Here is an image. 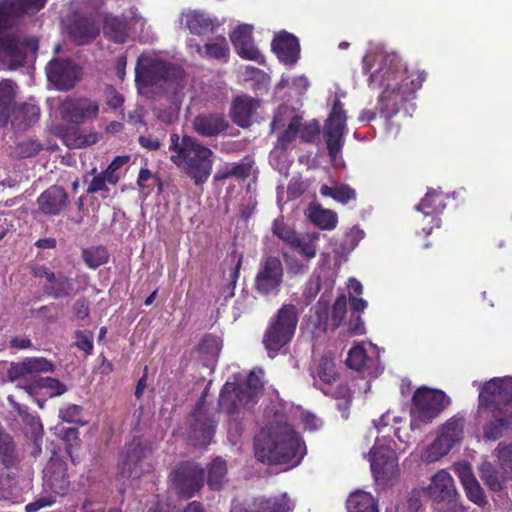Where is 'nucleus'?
<instances>
[{
    "instance_id": "f257e3e1",
    "label": "nucleus",
    "mask_w": 512,
    "mask_h": 512,
    "mask_svg": "<svg viewBox=\"0 0 512 512\" xmlns=\"http://www.w3.org/2000/svg\"><path fill=\"white\" fill-rule=\"evenodd\" d=\"M254 454L263 464L296 466L305 454V443L289 423H271L255 436Z\"/></svg>"
},
{
    "instance_id": "f03ea898",
    "label": "nucleus",
    "mask_w": 512,
    "mask_h": 512,
    "mask_svg": "<svg viewBox=\"0 0 512 512\" xmlns=\"http://www.w3.org/2000/svg\"><path fill=\"white\" fill-rule=\"evenodd\" d=\"M479 408L491 414L484 426V436L496 441L512 427V377L493 378L485 382L479 393Z\"/></svg>"
},
{
    "instance_id": "7ed1b4c3",
    "label": "nucleus",
    "mask_w": 512,
    "mask_h": 512,
    "mask_svg": "<svg viewBox=\"0 0 512 512\" xmlns=\"http://www.w3.org/2000/svg\"><path fill=\"white\" fill-rule=\"evenodd\" d=\"M425 78L424 72L409 69L400 62L389 67L382 75L384 90L379 97L380 111L385 118H391L402 104L412 99Z\"/></svg>"
},
{
    "instance_id": "20e7f679",
    "label": "nucleus",
    "mask_w": 512,
    "mask_h": 512,
    "mask_svg": "<svg viewBox=\"0 0 512 512\" xmlns=\"http://www.w3.org/2000/svg\"><path fill=\"white\" fill-rule=\"evenodd\" d=\"M170 160L193 180L195 185L205 183L211 175L213 151L195 138L177 133L170 135Z\"/></svg>"
},
{
    "instance_id": "39448f33",
    "label": "nucleus",
    "mask_w": 512,
    "mask_h": 512,
    "mask_svg": "<svg viewBox=\"0 0 512 512\" xmlns=\"http://www.w3.org/2000/svg\"><path fill=\"white\" fill-rule=\"evenodd\" d=\"M184 76L180 65L144 54L138 57L135 67V81L141 87L179 85Z\"/></svg>"
},
{
    "instance_id": "423d86ee",
    "label": "nucleus",
    "mask_w": 512,
    "mask_h": 512,
    "mask_svg": "<svg viewBox=\"0 0 512 512\" xmlns=\"http://www.w3.org/2000/svg\"><path fill=\"white\" fill-rule=\"evenodd\" d=\"M298 320V310L293 304L282 305L271 318L262 340L269 357H275L283 347L292 341Z\"/></svg>"
},
{
    "instance_id": "0eeeda50",
    "label": "nucleus",
    "mask_w": 512,
    "mask_h": 512,
    "mask_svg": "<svg viewBox=\"0 0 512 512\" xmlns=\"http://www.w3.org/2000/svg\"><path fill=\"white\" fill-rule=\"evenodd\" d=\"M450 403V398L441 390L418 388L412 396L410 428L421 429L423 425L431 423Z\"/></svg>"
},
{
    "instance_id": "6e6552de",
    "label": "nucleus",
    "mask_w": 512,
    "mask_h": 512,
    "mask_svg": "<svg viewBox=\"0 0 512 512\" xmlns=\"http://www.w3.org/2000/svg\"><path fill=\"white\" fill-rule=\"evenodd\" d=\"M38 40L35 37L21 38L16 33L0 35V70H16L26 64L28 52L35 54Z\"/></svg>"
},
{
    "instance_id": "1a4fd4ad",
    "label": "nucleus",
    "mask_w": 512,
    "mask_h": 512,
    "mask_svg": "<svg viewBox=\"0 0 512 512\" xmlns=\"http://www.w3.org/2000/svg\"><path fill=\"white\" fill-rule=\"evenodd\" d=\"M205 471L193 461L180 462L169 474L171 487L183 499H190L204 486Z\"/></svg>"
},
{
    "instance_id": "9d476101",
    "label": "nucleus",
    "mask_w": 512,
    "mask_h": 512,
    "mask_svg": "<svg viewBox=\"0 0 512 512\" xmlns=\"http://www.w3.org/2000/svg\"><path fill=\"white\" fill-rule=\"evenodd\" d=\"M284 267L277 256L262 258L254 279V289L261 296L277 295L283 283Z\"/></svg>"
},
{
    "instance_id": "9b49d317",
    "label": "nucleus",
    "mask_w": 512,
    "mask_h": 512,
    "mask_svg": "<svg viewBox=\"0 0 512 512\" xmlns=\"http://www.w3.org/2000/svg\"><path fill=\"white\" fill-rule=\"evenodd\" d=\"M151 449L141 442H132L126 448L124 459L119 463L122 478H139L152 470Z\"/></svg>"
},
{
    "instance_id": "f8f14e48",
    "label": "nucleus",
    "mask_w": 512,
    "mask_h": 512,
    "mask_svg": "<svg viewBox=\"0 0 512 512\" xmlns=\"http://www.w3.org/2000/svg\"><path fill=\"white\" fill-rule=\"evenodd\" d=\"M346 120L344 105L336 98L324 128L328 154L332 159L338 156L343 147Z\"/></svg>"
},
{
    "instance_id": "ddd939ff",
    "label": "nucleus",
    "mask_w": 512,
    "mask_h": 512,
    "mask_svg": "<svg viewBox=\"0 0 512 512\" xmlns=\"http://www.w3.org/2000/svg\"><path fill=\"white\" fill-rule=\"evenodd\" d=\"M188 440L194 447H207L215 434L217 423L204 410L203 401L196 403L190 415Z\"/></svg>"
},
{
    "instance_id": "4468645a",
    "label": "nucleus",
    "mask_w": 512,
    "mask_h": 512,
    "mask_svg": "<svg viewBox=\"0 0 512 512\" xmlns=\"http://www.w3.org/2000/svg\"><path fill=\"white\" fill-rule=\"evenodd\" d=\"M463 417L453 416L440 428L439 434L428 448V457L435 461L445 456L463 438Z\"/></svg>"
},
{
    "instance_id": "2eb2a0df",
    "label": "nucleus",
    "mask_w": 512,
    "mask_h": 512,
    "mask_svg": "<svg viewBox=\"0 0 512 512\" xmlns=\"http://www.w3.org/2000/svg\"><path fill=\"white\" fill-rule=\"evenodd\" d=\"M46 2L47 0H0V35L12 29L20 16L40 11Z\"/></svg>"
},
{
    "instance_id": "dca6fc26",
    "label": "nucleus",
    "mask_w": 512,
    "mask_h": 512,
    "mask_svg": "<svg viewBox=\"0 0 512 512\" xmlns=\"http://www.w3.org/2000/svg\"><path fill=\"white\" fill-rule=\"evenodd\" d=\"M31 274L35 278H45L42 289L45 295L54 299L67 298L73 295V280L62 272L55 273L45 265H35Z\"/></svg>"
},
{
    "instance_id": "f3484780",
    "label": "nucleus",
    "mask_w": 512,
    "mask_h": 512,
    "mask_svg": "<svg viewBox=\"0 0 512 512\" xmlns=\"http://www.w3.org/2000/svg\"><path fill=\"white\" fill-rule=\"evenodd\" d=\"M427 493L438 505L444 502L449 505L446 509L438 507L439 512H456L457 491L453 478L445 470L438 471L432 477L431 483L427 488Z\"/></svg>"
},
{
    "instance_id": "a211bd4d",
    "label": "nucleus",
    "mask_w": 512,
    "mask_h": 512,
    "mask_svg": "<svg viewBox=\"0 0 512 512\" xmlns=\"http://www.w3.org/2000/svg\"><path fill=\"white\" fill-rule=\"evenodd\" d=\"M62 118L73 124L94 120L99 114V105L89 98H67L61 106Z\"/></svg>"
},
{
    "instance_id": "6ab92c4d",
    "label": "nucleus",
    "mask_w": 512,
    "mask_h": 512,
    "mask_svg": "<svg viewBox=\"0 0 512 512\" xmlns=\"http://www.w3.org/2000/svg\"><path fill=\"white\" fill-rule=\"evenodd\" d=\"M48 80L57 89L68 91L74 88L79 80L80 70L73 61L68 59H53L46 68Z\"/></svg>"
},
{
    "instance_id": "aec40b11",
    "label": "nucleus",
    "mask_w": 512,
    "mask_h": 512,
    "mask_svg": "<svg viewBox=\"0 0 512 512\" xmlns=\"http://www.w3.org/2000/svg\"><path fill=\"white\" fill-rule=\"evenodd\" d=\"M371 470L376 480L387 481L398 472V457L393 449L374 446L370 450Z\"/></svg>"
},
{
    "instance_id": "412c9836",
    "label": "nucleus",
    "mask_w": 512,
    "mask_h": 512,
    "mask_svg": "<svg viewBox=\"0 0 512 512\" xmlns=\"http://www.w3.org/2000/svg\"><path fill=\"white\" fill-rule=\"evenodd\" d=\"M251 396L246 395L243 385L235 382H226L219 395L218 409L220 412L228 415H234L241 408H251L254 406L250 401Z\"/></svg>"
},
{
    "instance_id": "4be33fe9",
    "label": "nucleus",
    "mask_w": 512,
    "mask_h": 512,
    "mask_svg": "<svg viewBox=\"0 0 512 512\" xmlns=\"http://www.w3.org/2000/svg\"><path fill=\"white\" fill-rule=\"evenodd\" d=\"M44 483L53 493L64 496L70 487L66 462L58 456H53L43 470Z\"/></svg>"
},
{
    "instance_id": "5701e85b",
    "label": "nucleus",
    "mask_w": 512,
    "mask_h": 512,
    "mask_svg": "<svg viewBox=\"0 0 512 512\" xmlns=\"http://www.w3.org/2000/svg\"><path fill=\"white\" fill-rule=\"evenodd\" d=\"M313 377L315 381L319 379L323 384V386H320L319 388L325 395H331L332 397L338 398L340 395L345 396L348 392V388L345 385L338 386V389L335 392L332 391V385L338 380L339 375L336 371V364L334 360L327 355H324L319 359L313 372ZM315 385H317V382H315Z\"/></svg>"
},
{
    "instance_id": "b1692460",
    "label": "nucleus",
    "mask_w": 512,
    "mask_h": 512,
    "mask_svg": "<svg viewBox=\"0 0 512 512\" xmlns=\"http://www.w3.org/2000/svg\"><path fill=\"white\" fill-rule=\"evenodd\" d=\"M55 365L44 357H29L21 362H12L7 370V377L11 382L31 375L37 379L40 373L54 372Z\"/></svg>"
},
{
    "instance_id": "393cba45",
    "label": "nucleus",
    "mask_w": 512,
    "mask_h": 512,
    "mask_svg": "<svg viewBox=\"0 0 512 512\" xmlns=\"http://www.w3.org/2000/svg\"><path fill=\"white\" fill-rule=\"evenodd\" d=\"M181 24L189 30L191 34L205 36L213 34L218 28L219 23L216 18L203 10H185L180 15Z\"/></svg>"
},
{
    "instance_id": "a878e982",
    "label": "nucleus",
    "mask_w": 512,
    "mask_h": 512,
    "mask_svg": "<svg viewBox=\"0 0 512 512\" xmlns=\"http://www.w3.org/2000/svg\"><path fill=\"white\" fill-rule=\"evenodd\" d=\"M271 48L278 60L285 65L293 66L300 58L298 38L286 31H282L274 36Z\"/></svg>"
},
{
    "instance_id": "bb28decb",
    "label": "nucleus",
    "mask_w": 512,
    "mask_h": 512,
    "mask_svg": "<svg viewBox=\"0 0 512 512\" xmlns=\"http://www.w3.org/2000/svg\"><path fill=\"white\" fill-rule=\"evenodd\" d=\"M252 32L253 27L251 25H240L230 34V40L236 53L242 59L253 60L260 63L263 57L254 44Z\"/></svg>"
},
{
    "instance_id": "cd10ccee",
    "label": "nucleus",
    "mask_w": 512,
    "mask_h": 512,
    "mask_svg": "<svg viewBox=\"0 0 512 512\" xmlns=\"http://www.w3.org/2000/svg\"><path fill=\"white\" fill-rule=\"evenodd\" d=\"M229 122L222 113H202L194 117L192 127L203 137H217L227 131Z\"/></svg>"
},
{
    "instance_id": "c85d7f7f",
    "label": "nucleus",
    "mask_w": 512,
    "mask_h": 512,
    "mask_svg": "<svg viewBox=\"0 0 512 512\" xmlns=\"http://www.w3.org/2000/svg\"><path fill=\"white\" fill-rule=\"evenodd\" d=\"M69 196L61 186L52 185L37 198L39 210L45 215H59L68 205Z\"/></svg>"
},
{
    "instance_id": "c756f323",
    "label": "nucleus",
    "mask_w": 512,
    "mask_h": 512,
    "mask_svg": "<svg viewBox=\"0 0 512 512\" xmlns=\"http://www.w3.org/2000/svg\"><path fill=\"white\" fill-rule=\"evenodd\" d=\"M259 106L260 102L250 96H237L231 104L230 118L237 126L248 128L252 125V118Z\"/></svg>"
},
{
    "instance_id": "7c9ffc66",
    "label": "nucleus",
    "mask_w": 512,
    "mask_h": 512,
    "mask_svg": "<svg viewBox=\"0 0 512 512\" xmlns=\"http://www.w3.org/2000/svg\"><path fill=\"white\" fill-rule=\"evenodd\" d=\"M69 35L77 45H86L96 39L99 35V28L94 19L76 16L69 26Z\"/></svg>"
},
{
    "instance_id": "2f4dec72",
    "label": "nucleus",
    "mask_w": 512,
    "mask_h": 512,
    "mask_svg": "<svg viewBox=\"0 0 512 512\" xmlns=\"http://www.w3.org/2000/svg\"><path fill=\"white\" fill-rule=\"evenodd\" d=\"M248 505L252 512H290L293 509V504L286 493L254 497Z\"/></svg>"
},
{
    "instance_id": "473e14b6",
    "label": "nucleus",
    "mask_w": 512,
    "mask_h": 512,
    "mask_svg": "<svg viewBox=\"0 0 512 512\" xmlns=\"http://www.w3.org/2000/svg\"><path fill=\"white\" fill-rule=\"evenodd\" d=\"M195 51L201 58L227 62L230 48L225 36L217 35L204 45L195 44Z\"/></svg>"
},
{
    "instance_id": "72a5a7b5",
    "label": "nucleus",
    "mask_w": 512,
    "mask_h": 512,
    "mask_svg": "<svg viewBox=\"0 0 512 512\" xmlns=\"http://www.w3.org/2000/svg\"><path fill=\"white\" fill-rule=\"evenodd\" d=\"M103 32L106 38L117 44L126 42L129 24L125 17L107 15L104 19Z\"/></svg>"
},
{
    "instance_id": "f704fd0d",
    "label": "nucleus",
    "mask_w": 512,
    "mask_h": 512,
    "mask_svg": "<svg viewBox=\"0 0 512 512\" xmlns=\"http://www.w3.org/2000/svg\"><path fill=\"white\" fill-rule=\"evenodd\" d=\"M14 83L6 79L0 83V126L6 125L14 109Z\"/></svg>"
},
{
    "instance_id": "c9c22d12",
    "label": "nucleus",
    "mask_w": 512,
    "mask_h": 512,
    "mask_svg": "<svg viewBox=\"0 0 512 512\" xmlns=\"http://www.w3.org/2000/svg\"><path fill=\"white\" fill-rule=\"evenodd\" d=\"M348 512H378L377 500L368 492L351 493L346 502Z\"/></svg>"
},
{
    "instance_id": "e433bc0d",
    "label": "nucleus",
    "mask_w": 512,
    "mask_h": 512,
    "mask_svg": "<svg viewBox=\"0 0 512 512\" xmlns=\"http://www.w3.org/2000/svg\"><path fill=\"white\" fill-rule=\"evenodd\" d=\"M0 462L6 468L15 467L19 463V454L13 437L0 429Z\"/></svg>"
},
{
    "instance_id": "4c0bfd02",
    "label": "nucleus",
    "mask_w": 512,
    "mask_h": 512,
    "mask_svg": "<svg viewBox=\"0 0 512 512\" xmlns=\"http://www.w3.org/2000/svg\"><path fill=\"white\" fill-rule=\"evenodd\" d=\"M197 350L202 360L208 366L217 360L221 350V341L217 336L206 334L200 340Z\"/></svg>"
},
{
    "instance_id": "58836bf2",
    "label": "nucleus",
    "mask_w": 512,
    "mask_h": 512,
    "mask_svg": "<svg viewBox=\"0 0 512 512\" xmlns=\"http://www.w3.org/2000/svg\"><path fill=\"white\" fill-rule=\"evenodd\" d=\"M445 208L443 194L439 191L430 189L416 206L425 216H433L441 213Z\"/></svg>"
},
{
    "instance_id": "ea45409f",
    "label": "nucleus",
    "mask_w": 512,
    "mask_h": 512,
    "mask_svg": "<svg viewBox=\"0 0 512 512\" xmlns=\"http://www.w3.org/2000/svg\"><path fill=\"white\" fill-rule=\"evenodd\" d=\"M227 463L224 459L215 458L208 467L207 483L211 490L219 491L226 481Z\"/></svg>"
},
{
    "instance_id": "a19ab883",
    "label": "nucleus",
    "mask_w": 512,
    "mask_h": 512,
    "mask_svg": "<svg viewBox=\"0 0 512 512\" xmlns=\"http://www.w3.org/2000/svg\"><path fill=\"white\" fill-rule=\"evenodd\" d=\"M26 391L30 394L34 393L37 389H47L50 396H60L67 391V387L60 380L53 377H38L25 387Z\"/></svg>"
},
{
    "instance_id": "79ce46f5",
    "label": "nucleus",
    "mask_w": 512,
    "mask_h": 512,
    "mask_svg": "<svg viewBox=\"0 0 512 512\" xmlns=\"http://www.w3.org/2000/svg\"><path fill=\"white\" fill-rule=\"evenodd\" d=\"M320 194L325 197H331L341 204H347L356 199V191L347 184H337L335 186L322 185Z\"/></svg>"
},
{
    "instance_id": "37998d69",
    "label": "nucleus",
    "mask_w": 512,
    "mask_h": 512,
    "mask_svg": "<svg viewBox=\"0 0 512 512\" xmlns=\"http://www.w3.org/2000/svg\"><path fill=\"white\" fill-rule=\"evenodd\" d=\"M309 218L312 223L322 230H332L336 227L338 222V217L335 212L321 207L312 209Z\"/></svg>"
},
{
    "instance_id": "c03bdc74",
    "label": "nucleus",
    "mask_w": 512,
    "mask_h": 512,
    "mask_svg": "<svg viewBox=\"0 0 512 512\" xmlns=\"http://www.w3.org/2000/svg\"><path fill=\"white\" fill-rule=\"evenodd\" d=\"M462 484L467 498L480 507L487 504L486 495L479 482L473 475H467L462 478Z\"/></svg>"
},
{
    "instance_id": "a18cd8bd",
    "label": "nucleus",
    "mask_w": 512,
    "mask_h": 512,
    "mask_svg": "<svg viewBox=\"0 0 512 512\" xmlns=\"http://www.w3.org/2000/svg\"><path fill=\"white\" fill-rule=\"evenodd\" d=\"M82 258L89 268L96 269L108 262L109 253L104 246L90 247L82 250Z\"/></svg>"
},
{
    "instance_id": "49530a36",
    "label": "nucleus",
    "mask_w": 512,
    "mask_h": 512,
    "mask_svg": "<svg viewBox=\"0 0 512 512\" xmlns=\"http://www.w3.org/2000/svg\"><path fill=\"white\" fill-rule=\"evenodd\" d=\"M100 138L99 133L90 132L82 134L78 129H71L65 134V142L70 148H82L98 142Z\"/></svg>"
},
{
    "instance_id": "de8ad7c7",
    "label": "nucleus",
    "mask_w": 512,
    "mask_h": 512,
    "mask_svg": "<svg viewBox=\"0 0 512 512\" xmlns=\"http://www.w3.org/2000/svg\"><path fill=\"white\" fill-rule=\"evenodd\" d=\"M262 375L263 371L261 369H259L258 372L255 370L251 371L247 377L245 385H243V390L246 395L252 396L249 399L254 405L258 402L259 395L264 389Z\"/></svg>"
},
{
    "instance_id": "09e8293b",
    "label": "nucleus",
    "mask_w": 512,
    "mask_h": 512,
    "mask_svg": "<svg viewBox=\"0 0 512 512\" xmlns=\"http://www.w3.org/2000/svg\"><path fill=\"white\" fill-rule=\"evenodd\" d=\"M272 231L275 236L290 247L299 245V236L296 231L288 226L282 219L274 220L272 224Z\"/></svg>"
},
{
    "instance_id": "8fccbe9b",
    "label": "nucleus",
    "mask_w": 512,
    "mask_h": 512,
    "mask_svg": "<svg viewBox=\"0 0 512 512\" xmlns=\"http://www.w3.org/2000/svg\"><path fill=\"white\" fill-rule=\"evenodd\" d=\"M301 127V117L294 116L289 122L287 128L278 136V147L286 150L291 142L299 135Z\"/></svg>"
},
{
    "instance_id": "3c124183",
    "label": "nucleus",
    "mask_w": 512,
    "mask_h": 512,
    "mask_svg": "<svg viewBox=\"0 0 512 512\" xmlns=\"http://www.w3.org/2000/svg\"><path fill=\"white\" fill-rule=\"evenodd\" d=\"M367 359L366 350L362 346L356 345L350 349L346 359V365L353 370L360 371L364 367Z\"/></svg>"
},
{
    "instance_id": "603ef678",
    "label": "nucleus",
    "mask_w": 512,
    "mask_h": 512,
    "mask_svg": "<svg viewBox=\"0 0 512 512\" xmlns=\"http://www.w3.org/2000/svg\"><path fill=\"white\" fill-rule=\"evenodd\" d=\"M129 159V156H117L107 166V168L102 171L107 176V180L110 185H116L120 181L121 176L118 173V170L127 164Z\"/></svg>"
},
{
    "instance_id": "864d4df0",
    "label": "nucleus",
    "mask_w": 512,
    "mask_h": 512,
    "mask_svg": "<svg viewBox=\"0 0 512 512\" xmlns=\"http://www.w3.org/2000/svg\"><path fill=\"white\" fill-rule=\"evenodd\" d=\"M480 477L492 491L498 492L503 489V482L501 481L498 472L490 465L482 467Z\"/></svg>"
},
{
    "instance_id": "5fc2aeb1",
    "label": "nucleus",
    "mask_w": 512,
    "mask_h": 512,
    "mask_svg": "<svg viewBox=\"0 0 512 512\" xmlns=\"http://www.w3.org/2000/svg\"><path fill=\"white\" fill-rule=\"evenodd\" d=\"M347 312V300L344 295H340L336 298L331 313V324L334 328L339 327Z\"/></svg>"
},
{
    "instance_id": "6e6d98bb",
    "label": "nucleus",
    "mask_w": 512,
    "mask_h": 512,
    "mask_svg": "<svg viewBox=\"0 0 512 512\" xmlns=\"http://www.w3.org/2000/svg\"><path fill=\"white\" fill-rule=\"evenodd\" d=\"M91 173L95 174V175L87 187V190H86L87 194H96L98 192L108 193L109 188H108L107 184H109V183L107 180V176L103 172L96 174V168H93L91 170Z\"/></svg>"
},
{
    "instance_id": "4d7b16f0",
    "label": "nucleus",
    "mask_w": 512,
    "mask_h": 512,
    "mask_svg": "<svg viewBox=\"0 0 512 512\" xmlns=\"http://www.w3.org/2000/svg\"><path fill=\"white\" fill-rule=\"evenodd\" d=\"M496 456L504 471H512V444L499 443Z\"/></svg>"
},
{
    "instance_id": "13d9d810",
    "label": "nucleus",
    "mask_w": 512,
    "mask_h": 512,
    "mask_svg": "<svg viewBox=\"0 0 512 512\" xmlns=\"http://www.w3.org/2000/svg\"><path fill=\"white\" fill-rule=\"evenodd\" d=\"M63 440L66 442V452L70 456L71 461L75 464L78 461V458L74 456L73 449L74 444L79 445V430L74 427H70L65 429L63 434Z\"/></svg>"
},
{
    "instance_id": "bf43d9fd",
    "label": "nucleus",
    "mask_w": 512,
    "mask_h": 512,
    "mask_svg": "<svg viewBox=\"0 0 512 512\" xmlns=\"http://www.w3.org/2000/svg\"><path fill=\"white\" fill-rule=\"evenodd\" d=\"M90 307L89 301L86 297L78 298L72 305V320L83 321L89 318Z\"/></svg>"
},
{
    "instance_id": "052dcab7",
    "label": "nucleus",
    "mask_w": 512,
    "mask_h": 512,
    "mask_svg": "<svg viewBox=\"0 0 512 512\" xmlns=\"http://www.w3.org/2000/svg\"><path fill=\"white\" fill-rule=\"evenodd\" d=\"M319 239L318 234H313L309 237L308 241H302L299 238V245L298 246H292L293 249H298L299 253L306 257L307 259H312L316 256L317 249H316V241Z\"/></svg>"
},
{
    "instance_id": "680f3d73",
    "label": "nucleus",
    "mask_w": 512,
    "mask_h": 512,
    "mask_svg": "<svg viewBox=\"0 0 512 512\" xmlns=\"http://www.w3.org/2000/svg\"><path fill=\"white\" fill-rule=\"evenodd\" d=\"M282 255L289 274L300 275L305 274L308 271V265L304 264L297 257L288 253H283Z\"/></svg>"
},
{
    "instance_id": "e2e57ef3",
    "label": "nucleus",
    "mask_w": 512,
    "mask_h": 512,
    "mask_svg": "<svg viewBox=\"0 0 512 512\" xmlns=\"http://www.w3.org/2000/svg\"><path fill=\"white\" fill-rule=\"evenodd\" d=\"M82 407L76 404H70L59 411V417L67 423H77L80 420Z\"/></svg>"
},
{
    "instance_id": "0e129e2a",
    "label": "nucleus",
    "mask_w": 512,
    "mask_h": 512,
    "mask_svg": "<svg viewBox=\"0 0 512 512\" xmlns=\"http://www.w3.org/2000/svg\"><path fill=\"white\" fill-rule=\"evenodd\" d=\"M320 133V126L317 121H312L300 127L299 137L303 142L311 143Z\"/></svg>"
},
{
    "instance_id": "69168bd1",
    "label": "nucleus",
    "mask_w": 512,
    "mask_h": 512,
    "mask_svg": "<svg viewBox=\"0 0 512 512\" xmlns=\"http://www.w3.org/2000/svg\"><path fill=\"white\" fill-rule=\"evenodd\" d=\"M75 346L86 353V355H92L93 353V341L92 336L87 335L81 330L75 332Z\"/></svg>"
},
{
    "instance_id": "338daca9",
    "label": "nucleus",
    "mask_w": 512,
    "mask_h": 512,
    "mask_svg": "<svg viewBox=\"0 0 512 512\" xmlns=\"http://www.w3.org/2000/svg\"><path fill=\"white\" fill-rule=\"evenodd\" d=\"M105 100L106 104L114 110L121 108L124 103L123 95L120 92H118L113 86L106 87Z\"/></svg>"
},
{
    "instance_id": "774afa93",
    "label": "nucleus",
    "mask_w": 512,
    "mask_h": 512,
    "mask_svg": "<svg viewBox=\"0 0 512 512\" xmlns=\"http://www.w3.org/2000/svg\"><path fill=\"white\" fill-rule=\"evenodd\" d=\"M40 318L47 323H55L59 319L57 312V306L53 303L49 305H43L38 309Z\"/></svg>"
}]
</instances>
